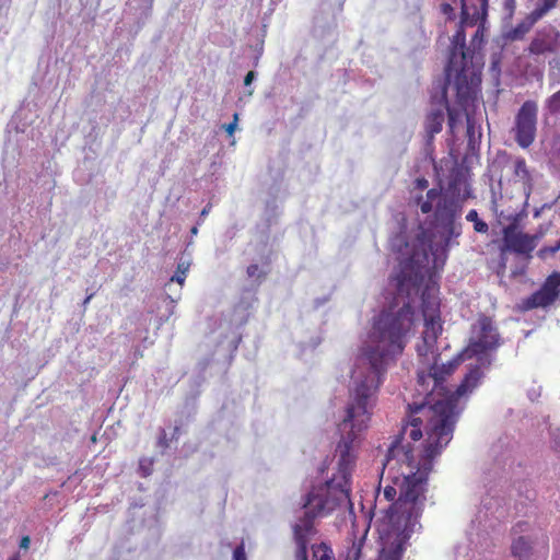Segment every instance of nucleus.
Returning <instances> with one entry per match:
<instances>
[{"label": "nucleus", "mask_w": 560, "mask_h": 560, "mask_svg": "<svg viewBox=\"0 0 560 560\" xmlns=\"http://www.w3.org/2000/svg\"><path fill=\"white\" fill-rule=\"evenodd\" d=\"M423 331L417 353L427 370H419L417 389L423 395L421 402L408 404L407 423L402 433L412 441H419L425 433L423 454L417 465L413 464L410 448L404 450L393 445L383 464L382 477L392 462V455L402 452V460L410 468L402 480L393 477V485L384 487V497L392 502L384 515L377 520L376 529L382 540L380 560H401L411 535L421 528L419 522L424 506L427 481L433 469V459L451 442L457 420L458 399L470 393L479 384L482 372L474 366L465 375L455 392L450 393L443 385L458 365L457 360L439 364L436 352L438 338L443 331L440 300L425 288L421 294Z\"/></svg>", "instance_id": "obj_1"}, {"label": "nucleus", "mask_w": 560, "mask_h": 560, "mask_svg": "<svg viewBox=\"0 0 560 560\" xmlns=\"http://www.w3.org/2000/svg\"><path fill=\"white\" fill-rule=\"evenodd\" d=\"M413 322L415 311L409 303L395 312L392 308L384 310L374 317L352 372L354 388L351 400L345 418L338 424L340 441L336 451L339 454L338 475L341 482L337 483L334 478L313 487L303 503L304 510L323 516L350 502V478L355 464L354 444L368 429L382 375L388 362L402 353Z\"/></svg>", "instance_id": "obj_2"}, {"label": "nucleus", "mask_w": 560, "mask_h": 560, "mask_svg": "<svg viewBox=\"0 0 560 560\" xmlns=\"http://www.w3.org/2000/svg\"><path fill=\"white\" fill-rule=\"evenodd\" d=\"M486 20L479 18L470 46L466 47V38L463 44L455 43L452 38L450 58L445 68L446 81H454L457 102L464 106L471 100L481 83L482 57L481 50L486 42Z\"/></svg>", "instance_id": "obj_3"}, {"label": "nucleus", "mask_w": 560, "mask_h": 560, "mask_svg": "<svg viewBox=\"0 0 560 560\" xmlns=\"http://www.w3.org/2000/svg\"><path fill=\"white\" fill-rule=\"evenodd\" d=\"M522 215L515 213L511 221L502 229V244L500 245V272H504L506 267V254L530 257L537 247L538 242L547 234L551 223L540 224L534 234L524 233L521 225Z\"/></svg>", "instance_id": "obj_4"}, {"label": "nucleus", "mask_w": 560, "mask_h": 560, "mask_svg": "<svg viewBox=\"0 0 560 560\" xmlns=\"http://www.w3.org/2000/svg\"><path fill=\"white\" fill-rule=\"evenodd\" d=\"M420 250L415 248L412 254L400 261L399 272L394 277L398 293L410 295L417 291L424 278V268L429 264L430 255L420 242Z\"/></svg>", "instance_id": "obj_5"}, {"label": "nucleus", "mask_w": 560, "mask_h": 560, "mask_svg": "<svg viewBox=\"0 0 560 560\" xmlns=\"http://www.w3.org/2000/svg\"><path fill=\"white\" fill-rule=\"evenodd\" d=\"M499 346V334L491 317L480 315L472 326V336L464 350L466 358L480 355Z\"/></svg>", "instance_id": "obj_6"}, {"label": "nucleus", "mask_w": 560, "mask_h": 560, "mask_svg": "<svg viewBox=\"0 0 560 560\" xmlns=\"http://www.w3.org/2000/svg\"><path fill=\"white\" fill-rule=\"evenodd\" d=\"M537 112L538 106L535 101H525L515 116L514 139L523 149L530 147L535 141Z\"/></svg>", "instance_id": "obj_7"}, {"label": "nucleus", "mask_w": 560, "mask_h": 560, "mask_svg": "<svg viewBox=\"0 0 560 560\" xmlns=\"http://www.w3.org/2000/svg\"><path fill=\"white\" fill-rule=\"evenodd\" d=\"M559 296L560 272L553 271L545 279L537 291L521 301L520 308L524 312L535 308H547L551 306Z\"/></svg>", "instance_id": "obj_8"}, {"label": "nucleus", "mask_w": 560, "mask_h": 560, "mask_svg": "<svg viewBox=\"0 0 560 560\" xmlns=\"http://www.w3.org/2000/svg\"><path fill=\"white\" fill-rule=\"evenodd\" d=\"M527 51L530 56H550L560 51V31L547 24L536 30Z\"/></svg>", "instance_id": "obj_9"}, {"label": "nucleus", "mask_w": 560, "mask_h": 560, "mask_svg": "<svg viewBox=\"0 0 560 560\" xmlns=\"http://www.w3.org/2000/svg\"><path fill=\"white\" fill-rule=\"evenodd\" d=\"M559 0H538L535 9L510 31L512 39H522L544 16L558 5Z\"/></svg>", "instance_id": "obj_10"}, {"label": "nucleus", "mask_w": 560, "mask_h": 560, "mask_svg": "<svg viewBox=\"0 0 560 560\" xmlns=\"http://www.w3.org/2000/svg\"><path fill=\"white\" fill-rule=\"evenodd\" d=\"M318 517L314 512L304 511L303 516L299 517L293 526V537L296 548L308 549V542L312 536L315 535L316 529L314 526L315 518Z\"/></svg>", "instance_id": "obj_11"}, {"label": "nucleus", "mask_w": 560, "mask_h": 560, "mask_svg": "<svg viewBox=\"0 0 560 560\" xmlns=\"http://www.w3.org/2000/svg\"><path fill=\"white\" fill-rule=\"evenodd\" d=\"M435 215L439 220H445V238L458 237L462 233L460 224L456 225L454 222L455 209L454 203L447 200H440L436 205Z\"/></svg>", "instance_id": "obj_12"}, {"label": "nucleus", "mask_w": 560, "mask_h": 560, "mask_svg": "<svg viewBox=\"0 0 560 560\" xmlns=\"http://www.w3.org/2000/svg\"><path fill=\"white\" fill-rule=\"evenodd\" d=\"M450 248V238H444L442 243L430 245V254L432 256V268H442L447 259Z\"/></svg>", "instance_id": "obj_13"}, {"label": "nucleus", "mask_w": 560, "mask_h": 560, "mask_svg": "<svg viewBox=\"0 0 560 560\" xmlns=\"http://www.w3.org/2000/svg\"><path fill=\"white\" fill-rule=\"evenodd\" d=\"M444 112L442 108L432 109L425 118V131L432 138L442 130Z\"/></svg>", "instance_id": "obj_14"}, {"label": "nucleus", "mask_w": 560, "mask_h": 560, "mask_svg": "<svg viewBox=\"0 0 560 560\" xmlns=\"http://www.w3.org/2000/svg\"><path fill=\"white\" fill-rule=\"evenodd\" d=\"M532 542L524 536H520L513 540L511 546L512 556L520 560H526L532 555Z\"/></svg>", "instance_id": "obj_15"}, {"label": "nucleus", "mask_w": 560, "mask_h": 560, "mask_svg": "<svg viewBox=\"0 0 560 560\" xmlns=\"http://www.w3.org/2000/svg\"><path fill=\"white\" fill-rule=\"evenodd\" d=\"M452 82L454 83V81L452 80V81L450 82V84H451ZM447 84H448V82L445 80V85L443 86V90H442L441 102H442L443 107H444V108L446 109V112H447V116H448V127H450L451 129H454V127H455V125H456V121H457V119H458V117H459V113H458V110H457V109L452 108V107H450V105H448V100H447V86H446Z\"/></svg>", "instance_id": "obj_16"}, {"label": "nucleus", "mask_w": 560, "mask_h": 560, "mask_svg": "<svg viewBox=\"0 0 560 560\" xmlns=\"http://www.w3.org/2000/svg\"><path fill=\"white\" fill-rule=\"evenodd\" d=\"M365 544V535L360 537L359 539H351V546L347 548L346 560H361L362 558V549Z\"/></svg>", "instance_id": "obj_17"}, {"label": "nucleus", "mask_w": 560, "mask_h": 560, "mask_svg": "<svg viewBox=\"0 0 560 560\" xmlns=\"http://www.w3.org/2000/svg\"><path fill=\"white\" fill-rule=\"evenodd\" d=\"M312 550L314 560H335L331 548L325 542L314 545Z\"/></svg>", "instance_id": "obj_18"}, {"label": "nucleus", "mask_w": 560, "mask_h": 560, "mask_svg": "<svg viewBox=\"0 0 560 560\" xmlns=\"http://www.w3.org/2000/svg\"><path fill=\"white\" fill-rule=\"evenodd\" d=\"M466 220L474 223V231L481 234H487L489 231V225L487 222L481 220L478 215L477 210L471 209L467 215Z\"/></svg>", "instance_id": "obj_19"}, {"label": "nucleus", "mask_w": 560, "mask_h": 560, "mask_svg": "<svg viewBox=\"0 0 560 560\" xmlns=\"http://www.w3.org/2000/svg\"><path fill=\"white\" fill-rule=\"evenodd\" d=\"M514 175L524 183H529L532 177L524 158H516L514 161Z\"/></svg>", "instance_id": "obj_20"}, {"label": "nucleus", "mask_w": 560, "mask_h": 560, "mask_svg": "<svg viewBox=\"0 0 560 560\" xmlns=\"http://www.w3.org/2000/svg\"><path fill=\"white\" fill-rule=\"evenodd\" d=\"M189 268H190V262L189 261L180 260L177 264L176 271H175L174 276L171 278L170 281L171 282H177L180 287L184 285L186 277H187V273L189 271Z\"/></svg>", "instance_id": "obj_21"}, {"label": "nucleus", "mask_w": 560, "mask_h": 560, "mask_svg": "<svg viewBox=\"0 0 560 560\" xmlns=\"http://www.w3.org/2000/svg\"><path fill=\"white\" fill-rule=\"evenodd\" d=\"M545 108L551 115H560V90L546 98Z\"/></svg>", "instance_id": "obj_22"}, {"label": "nucleus", "mask_w": 560, "mask_h": 560, "mask_svg": "<svg viewBox=\"0 0 560 560\" xmlns=\"http://www.w3.org/2000/svg\"><path fill=\"white\" fill-rule=\"evenodd\" d=\"M480 1V9H476L472 14L469 13V19H477L476 23L479 21V18L487 19L488 15V5L489 0H479Z\"/></svg>", "instance_id": "obj_23"}, {"label": "nucleus", "mask_w": 560, "mask_h": 560, "mask_svg": "<svg viewBox=\"0 0 560 560\" xmlns=\"http://www.w3.org/2000/svg\"><path fill=\"white\" fill-rule=\"evenodd\" d=\"M454 2L445 0L441 3V12L447 16L448 20H455L456 14L453 8Z\"/></svg>", "instance_id": "obj_24"}, {"label": "nucleus", "mask_w": 560, "mask_h": 560, "mask_svg": "<svg viewBox=\"0 0 560 560\" xmlns=\"http://www.w3.org/2000/svg\"><path fill=\"white\" fill-rule=\"evenodd\" d=\"M560 249V238L552 246H544L539 249L538 255L541 258L556 254Z\"/></svg>", "instance_id": "obj_25"}, {"label": "nucleus", "mask_w": 560, "mask_h": 560, "mask_svg": "<svg viewBox=\"0 0 560 560\" xmlns=\"http://www.w3.org/2000/svg\"><path fill=\"white\" fill-rule=\"evenodd\" d=\"M246 273L249 278H257V279H261L267 275V272L260 270V268L257 264L249 265L246 269Z\"/></svg>", "instance_id": "obj_26"}, {"label": "nucleus", "mask_w": 560, "mask_h": 560, "mask_svg": "<svg viewBox=\"0 0 560 560\" xmlns=\"http://www.w3.org/2000/svg\"><path fill=\"white\" fill-rule=\"evenodd\" d=\"M156 446L163 451L170 447V439L165 429H160Z\"/></svg>", "instance_id": "obj_27"}, {"label": "nucleus", "mask_w": 560, "mask_h": 560, "mask_svg": "<svg viewBox=\"0 0 560 560\" xmlns=\"http://www.w3.org/2000/svg\"><path fill=\"white\" fill-rule=\"evenodd\" d=\"M233 560H246L244 544H241L234 549Z\"/></svg>", "instance_id": "obj_28"}, {"label": "nucleus", "mask_w": 560, "mask_h": 560, "mask_svg": "<svg viewBox=\"0 0 560 560\" xmlns=\"http://www.w3.org/2000/svg\"><path fill=\"white\" fill-rule=\"evenodd\" d=\"M420 210L423 214H428L430 213L432 210H433V201L431 200H424L421 205H420Z\"/></svg>", "instance_id": "obj_29"}, {"label": "nucleus", "mask_w": 560, "mask_h": 560, "mask_svg": "<svg viewBox=\"0 0 560 560\" xmlns=\"http://www.w3.org/2000/svg\"><path fill=\"white\" fill-rule=\"evenodd\" d=\"M237 119H238V115L237 114H234V119L232 122L225 125V131L232 136L233 132L235 131V128H236V122H237Z\"/></svg>", "instance_id": "obj_30"}, {"label": "nucleus", "mask_w": 560, "mask_h": 560, "mask_svg": "<svg viewBox=\"0 0 560 560\" xmlns=\"http://www.w3.org/2000/svg\"><path fill=\"white\" fill-rule=\"evenodd\" d=\"M440 196H441V192L438 189H435V188L429 189L427 191V199L428 200L434 201L438 198H440Z\"/></svg>", "instance_id": "obj_31"}, {"label": "nucleus", "mask_w": 560, "mask_h": 560, "mask_svg": "<svg viewBox=\"0 0 560 560\" xmlns=\"http://www.w3.org/2000/svg\"><path fill=\"white\" fill-rule=\"evenodd\" d=\"M295 560H308V558H307V549L296 548Z\"/></svg>", "instance_id": "obj_32"}, {"label": "nucleus", "mask_w": 560, "mask_h": 560, "mask_svg": "<svg viewBox=\"0 0 560 560\" xmlns=\"http://www.w3.org/2000/svg\"><path fill=\"white\" fill-rule=\"evenodd\" d=\"M31 539L28 536H23L20 540V548L28 549Z\"/></svg>", "instance_id": "obj_33"}, {"label": "nucleus", "mask_w": 560, "mask_h": 560, "mask_svg": "<svg viewBox=\"0 0 560 560\" xmlns=\"http://www.w3.org/2000/svg\"><path fill=\"white\" fill-rule=\"evenodd\" d=\"M255 78V72L254 71H249L246 75H245V79H244V84L245 85H249L252 83V81L254 80Z\"/></svg>", "instance_id": "obj_34"}, {"label": "nucleus", "mask_w": 560, "mask_h": 560, "mask_svg": "<svg viewBox=\"0 0 560 560\" xmlns=\"http://www.w3.org/2000/svg\"><path fill=\"white\" fill-rule=\"evenodd\" d=\"M417 183H418V187L421 189H424L428 186V180L424 178L418 179Z\"/></svg>", "instance_id": "obj_35"}, {"label": "nucleus", "mask_w": 560, "mask_h": 560, "mask_svg": "<svg viewBox=\"0 0 560 560\" xmlns=\"http://www.w3.org/2000/svg\"><path fill=\"white\" fill-rule=\"evenodd\" d=\"M140 468H141V470H142V475H143V476H148V475H150L151 470H150V468H149L148 466H143V465H142V463H141V464H140Z\"/></svg>", "instance_id": "obj_36"}, {"label": "nucleus", "mask_w": 560, "mask_h": 560, "mask_svg": "<svg viewBox=\"0 0 560 560\" xmlns=\"http://www.w3.org/2000/svg\"><path fill=\"white\" fill-rule=\"evenodd\" d=\"M8 560H21V556L19 552L13 553Z\"/></svg>", "instance_id": "obj_37"}, {"label": "nucleus", "mask_w": 560, "mask_h": 560, "mask_svg": "<svg viewBox=\"0 0 560 560\" xmlns=\"http://www.w3.org/2000/svg\"><path fill=\"white\" fill-rule=\"evenodd\" d=\"M93 296L94 293L89 294L83 301V306H85L92 300Z\"/></svg>", "instance_id": "obj_38"}, {"label": "nucleus", "mask_w": 560, "mask_h": 560, "mask_svg": "<svg viewBox=\"0 0 560 560\" xmlns=\"http://www.w3.org/2000/svg\"><path fill=\"white\" fill-rule=\"evenodd\" d=\"M458 178L457 176L450 183V189H455L456 187V183H457Z\"/></svg>", "instance_id": "obj_39"}, {"label": "nucleus", "mask_w": 560, "mask_h": 560, "mask_svg": "<svg viewBox=\"0 0 560 560\" xmlns=\"http://www.w3.org/2000/svg\"><path fill=\"white\" fill-rule=\"evenodd\" d=\"M190 232H191V234H197L198 233L197 226H194Z\"/></svg>", "instance_id": "obj_40"}, {"label": "nucleus", "mask_w": 560, "mask_h": 560, "mask_svg": "<svg viewBox=\"0 0 560 560\" xmlns=\"http://www.w3.org/2000/svg\"><path fill=\"white\" fill-rule=\"evenodd\" d=\"M208 213V210L207 208H205L202 211H201V215H206Z\"/></svg>", "instance_id": "obj_41"}]
</instances>
